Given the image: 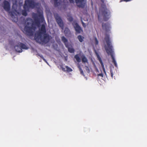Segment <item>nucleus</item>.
I'll use <instances>...</instances> for the list:
<instances>
[{"mask_svg": "<svg viewBox=\"0 0 147 147\" xmlns=\"http://www.w3.org/2000/svg\"><path fill=\"white\" fill-rule=\"evenodd\" d=\"M102 27L103 29L105 30L106 33L105 34V40L107 45H105V48L107 54L108 55H110L112 60V62L113 63L115 66L117 67V64L116 61L115 59L114 55V52L113 50V47L112 45L109 34L107 33H109L110 31L111 27L110 24L108 22L105 23H103L102 24Z\"/></svg>", "mask_w": 147, "mask_h": 147, "instance_id": "obj_1", "label": "nucleus"}, {"mask_svg": "<svg viewBox=\"0 0 147 147\" xmlns=\"http://www.w3.org/2000/svg\"><path fill=\"white\" fill-rule=\"evenodd\" d=\"M24 28V31L28 35H33V30H35L36 28L34 26V22L32 19L30 18L26 19V24Z\"/></svg>", "mask_w": 147, "mask_h": 147, "instance_id": "obj_2", "label": "nucleus"}, {"mask_svg": "<svg viewBox=\"0 0 147 147\" xmlns=\"http://www.w3.org/2000/svg\"><path fill=\"white\" fill-rule=\"evenodd\" d=\"M110 13L109 10L106 7H103L101 10H99L98 14V19L100 20L102 17L104 21H105L108 20L110 17Z\"/></svg>", "mask_w": 147, "mask_h": 147, "instance_id": "obj_3", "label": "nucleus"}, {"mask_svg": "<svg viewBox=\"0 0 147 147\" xmlns=\"http://www.w3.org/2000/svg\"><path fill=\"white\" fill-rule=\"evenodd\" d=\"M34 38L36 42L40 44H47L49 41L50 36L47 34H43V37L41 34H37L35 36Z\"/></svg>", "mask_w": 147, "mask_h": 147, "instance_id": "obj_4", "label": "nucleus"}, {"mask_svg": "<svg viewBox=\"0 0 147 147\" xmlns=\"http://www.w3.org/2000/svg\"><path fill=\"white\" fill-rule=\"evenodd\" d=\"M3 7L4 9L6 11L9 12V14L13 19L12 21L15 22H17L18 21V19L16 15L13 11H9L10 9V6L9 2L5 0L3 2Z\"/></svg>", "mask_w": 147, "mask_h": 147, "instance_id": "obj_5", "label": "nucleus"}, {"mask_svg": "<svg viewBox=\"0 0 147 147\" xmlns=\"http://www.w3.org/2000/svg\"><path fill=\"white\" fill-rule=\"evenodd\" d=\"M39 5V3L35 2V0H26L24 1L23 8L25 10H29L30 9H34Z\"/></svg>", "mask_w": 147, "mask_h": 147, "instance_id": "obj_6", "label": "nucleus"}, {"mask_svg": "<svg viewBox=\"0 0 147 147\" xmlns=\"http://www.w3.org/2000/svg\"><path fill=\"white\" fill-rule=\"evenodd\" d=\"M76 3L77 4L78 6L79 7L82 8H84L85 7V4L86 3V1L85 0H75ZM70 3H74V0H69Z\"/></svg>", "mask_w": 147, "mask_h": 147, "instance_id": "obj_7", "label": "nucleus"}, {"mask_svg": "<svg viewBox=\"0 0 147 147\" xmlns=\"http://www.w3.org/2000/svg\"><path fill=\"white\" fill-rule=\"evenodd\" d=\"M34 20L35 24L38 25L40 24L41 22H43V21L44 18L42 15L40 14L38 16H35Z\"/></svg>", "mask_w": 147, "mask_h": 147, "instance_id": "obj_8", "label": "nucleus"}, {"mask_svg": "<svg viewBox=\"0 0 147 147\" xmlns=\"http://www.w3.org/2000/svg\"><path fill=\"white\" fill-rule=\"evenodd\" d=\"M55 18L56 21L58 24L59 26L62 30H63L64 24L61 18L59 16H57L55 17Z\"/></svg>", "mask_w": 147, "mask_h": 147, "instance_id": "obj_9", "label": "nucleus"}, {"mask_svg": "<svg viewBox=\"0 0 147 147\" xmlns=\"http://www.w3.org/2000/svg\"><path fill=\"white\" fill-rule=\"evenodd\" d=\"M39 33L37 34H45L46 33V27L44 24L42 25L41 28L39 30Z\"/></svg>", "mask_w": 147, "mask_h": 147, "instance_id": "obj_10", "label": "nucleus"}, {"mask_svg": "<svg viewBox=\"0 0 147 147\" xmlns=\"http://www.w3.org/2000/svg\"><path fill=\"white\" fill-rule=\"evenodd\" d=\"M74 27L76 32L78 34L80 33L81 32L83 31L81 27L77 23L75 24Z\"/></svg>", "mask_w": 147, "mask_h": 147, "instance_id": "obj_11", "label": "nucleus"}, {"mask_svg": "<svg viewBox=\"0 0 147 147\" xmlns=\"http://www.w3.org/2000/svg\"><path fill=\"white\" fill-rule=\"evenodd\" d=\"M60 67L62 70L64 71H66L67 72H69L72 71V69L67 66H65V67L66 69V70H65V68L63 67V65H61Z\"/></svg>", "mask_w": 147, "mask_h": 147, "instance_id": "obj_12", "label": "nucleus"}, {"mask_svg": "<svg viewBox=\"0 0 147 147\" xmlns=\"http://www.w3.org/2000/svg\"><path fill=\"white\" fill-rule=\"evenodd\" d=\"M14 48L16 51L18 52L21 53L22 51V48L20 45L18 44V43L17 45L15 46Z\"/></svg>", "mask_w": 147, "mask_h": 147, "instance_id": "obj_13", "label": "nucleus"}, {"mask_svg": "<svg viewBox=\"0 0 147 147\" xmlns=\"http://www.w3.org/2000/svg\"><path fill=\"white\" fill-rule=\"evenodd\" d=\"M61 38L62 41L64 43L65 47H68V44L67 40L64 36H62Z\"/></svg>", "mask_w": 147, "mask_h": 147, "instance_id": "obj_14", "label": "nucleus"}, {"mask_svg": "<svg viewBox=\"0 0 147 147\" xmlns=\"http://www.w3.org/2000/svg\"><path fill=\"white\" fill-rule=\"evenodd\" d=\"M98 59H99V61L102 67V68L103 71H104V73L106 75V72L105 71V67H104V65L103 64V62H102L101 59L100 57L98 58Z\"/></svg>", "mask_w": 147, "mask_h": 147, "instance_id": "obj_15", "label": "nucleus"}, {"mask_svg": "<svg viewBox=\"0 0 147 147\" xmlns=\"http://www.w3.org/2000/svg\"><path fill=\"white\" fill-rule=\"evenodd\" d=\"M18 44L19 45H20V46H21V47L22 48V49H28V47H27L26 46V45L24 44H23L21 42H19Z\"/></svg>", "mask_w": 147, "mask_h": 147, "instance_id": "obj_16", "label": "nucleus"}, {"mask_svg": "<svg viewBox=\"0 0 147 147\" xmlns=\"http://www.w3.org/2000/svg\"><path fill=\"white\" fill-rule=\"evenodd\" d=\"M64 33L65 35L66 36H68L70 33V32L69 29L67 28H65L64 30Z\"/></svg>", "mask_w": 147, "mask_h": 147, "instance_id": "obj_17", "label": "nucleus"}, {"mask_svg": "<svg viewBox=\"0 0 147 147\" xmlns=\"http://www.w3.org/2000/svg\"><path fill=\"white\" fill-rule=\"evenodd\" d=\"M82 61L83 63H87L88 62V60L84 55H82L81 57Z\"/></svg>", "mask_w": 147, "mask_h": 147, "instance_id": "obj_18", "label": "nucleus"}, {"mask_svg": "<svg viewBox=\"0 0 147 147\" xmlns=\"http://www.w3.org/2000/svg\"><path fill=\"white\" fill-rule=\"evenodd\" d=\"M74 58L76 60V61L78 62H80L81 61V59L79 57V55L78 54H76L74 56Z\"/></svg>", "mask_w": 147, "mask_h": 147, "instance_id": "obj_19", "label": "nucleus"}, {"mask_svg": "<svg viewBox=\"0 0 147 147\" xmlns=\"http://www.w3.org/2000/svg\"><path fill=\"white\" fill-rule=\"evenodd\" d=\"M69 45L68 46V47H67L68 49V50L69 52L71 53H74L75 50L74 48H73L72 47H68Z\"/></svg>", "mask_w": 147, "mask_h": 147, "instance_id": "obj_20", "label": "nucleus"}, {"mask_svg": "<svg viewBox=\"0 0 147 147\" xmlns=\"http://www.w3.org/2000/svg\"><path fill=\"white\" fill-rule=\"evenodd\" d=\"M77 38L80 42H82L83 41L84 38V37L81 35H79L78 36Z\"/></svg>", "mask_w": 147, "mask_h": 147, "instance_id": "obj_21", "label": "nucleus"}, {"mask_svg": "<svg viewBox=\"0 0 147 147\" xmlns=\"http://www.w3.org/2000/svg\"><path fill=\"white\" fill-rule=\"evenodd\" d=\"M29 10H26V9L22 10V15L24 16H26L27 15V13L26 11H29Z\"/></svg>", "mask_w": 147, "mask_h": 147, "instance_id": "obj_22", "label": "nucleus"}, {"mask_svg": "<svg viewBox=\"0 0 147 147\" xmlns=\"http://www.w3.org/2000/svg\"><path fill=\"white\" fill-rule=\"evenodd\" d=\"M78 67L79 69V70H80V74H82V75H84V72H83V70H82V69L81 68V67L80 66H78Z\"/></svg>", "mask_w": 147, "mask_h": 147, "instance_id": "obj_23", "label": "nucleus"}, {"mask_svg": "<svg viewBox=\"0 0 147 147\" xmlns=\"http://www.w3.org/2000/svg\"><path fill=\"white\" fill-rule=\"evenodd\" d=\"M67 19L70 22H71L73 20V18L71 16H69Z\"/></svg>", "mask_w": 147, "mask_h": 147, "instance_id": "obj_24", "label": "nucleus"}, {"mask_svg": "<svg viewBox=\"0 0 147 147\" xmlns=\"http://www.w3.org/2000/svg\"><path fill=\"white\" fill-rule=\"evenodd\" d=\"M37 55H38L42 59L45 61L46 62V61L45 60V59L44 58V57L42 55H41L39 54H38Z\"/></svg>", "mask_w": 147, "mask_h": 147, "instance_id": "obj_25", "label": "nucleus"}, {"mask_svg": "<svg viewBox=\"0 0 147 147\" xmlns=\"http://www.w3.org/2000/svg\"><path fill=\"white\" fill-rule=\"evenodd\" d=\"M59 4V3L58 2V1L54 2V5L55 6V7H57L59 5H58Z\"/></svg>", "mask_w": 147, "mask_h": 147, "instance_id": "obj_26", "label": "nucleus"}, {"mask_svg": "<svg viewBox=\"0 0 147 147\" xmlns=\"http://www.w3.org/2000/svg\"><path fill=\"white\" fill-rule=\"evenodd\" d=\"M95 39V45H97L98 44V41L96 37H95L94 38Z\"/></svg>", "mask_w": 147, "mask_h": 147, "instance_id": "obj_27", "label": "nucleus"}, {"mask_svg": "<svg viewBox=\"0 0 147 147\" xmlns=\"http://www.w3.org/2000/svg\"><path fill=\"white\" fill-rule=\"evenodd\" d=\"M110 72L111 73V76L112 78H113V74L112 70L111 69H110Z\"/></svg>", "mask_w": 147, "mask_h": 147, "instance_id": "obj_28", "label": "nucleus"}, {"mask_svg": "<svg viewBox=\"0 0 147 147\" xmlns=\"http://www.w3.org/2000/svg\"><path fill=\"white\" fill-rule=\"evenodd\" d=\"M97 76H98V77L100 76L102 78L103 77V74L102 73H100V74H98L97 75Z\"/></svg>", "mask_w": 147, "mask_h": 147, "instance_id": "obj_29", "label": "nucleus"}, {"mask_svg": "<svg viewBox=\"0 0 147 147\" xmlns=\"http://www.w3.org/2000/svg\"><path fill=\"white\" fill-rule=\"evenodd\" d=\"M17 3V1H16V3L15 4H13V6H12V8H13L14 6H17V4L16 3Z\"/></svg>", "mask_w": 147, "mask_h": 147, "instance_id": "obj_30", "label": "nucleus"}, {"mask_svg": "<svg viewBox=\"0 0 147 147\" xmlns=\"http://www.w3.org/2000/svg\"><path fill=\"white\" fill-rule=\"evenodd\" d=\"M82 25L84 27H86V25L83 22V21H82Z\"/></svg>", "mask_w": 147, "mask_h": 147, "instance_id": "obj_31", "label": "nucleus"}, {"mask_svg": "<svg viewBox=\"0 0 147 147\" xmlns=\"http://www.w3.org/2000/svg\"><path fill=\"white\" fill-rule=\"evenodd\" d=\"M86 69L87 70V69H88V73H89L90 72V70L89 69L88 67L86 66Z\"/></svg>", "mask_w": 147, "mask_h": 147, "instance_id": "obj_32", "label": "nucleus"}, {"mask_svg": "<svg viewBox=\"0 0 147 147\" xmlns=\"http://www.w3.org/2000/svg\"><path fill=\"white\" fill-rule=\"evenodd\" d=\"M58 0H54V2L55 1H58Z\"/></svg>", "mask_w": 147, "mask_h": 147, "instance_id": "obj_33", "label": "nucleus"}, {"mask_svg": "<svg viewBox=\"0 0 147 147\" xmlns=\"http://www.w3.org/2000/svg\"><path fill=\"white\" fill-rule=\"evenodd\" d=\"M14 10L15 11H16V9H14Z\"/></svg>", "mask_w": 147, "mask_h": 147, "instance_id": "obj_34", "label": "nucleus"}, {"mask_svg": "<svg viewBox=\"0 0 147 147\" xmlns=\"http://www.w3.org/2000/svg\"><path fill=\"white\" fill-rule=\"evenodd\" d=\"M102 2H103L104 1V0H100Z\"/></svg>", "mask_w": 147, "mask_h": 147, "instance_id": "obj_35", "label": "nucleus"}, {"mask_svg": "<svg viewBox=\"0 0 147 147\" xmlns=\"http://www.w3.org/2000/svg\"><path fill=\"white\" fill-rule=\"evenodd\" d=\"M92 4H93V3H92Z\"/></svg>", "mask_w": 147, "mask_h": 147, "instance_id": "obj_36", "label": "nucleus"}]
</instances>
